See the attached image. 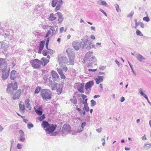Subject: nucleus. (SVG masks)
Returning <instances> with one entry per match:
<instances>
[{
	"instance_id": "nucleus-1",
	"label": "nucleus",
	"mask_w": 151,
	"mask_h": 151,
	"mask_svg": "<svg viewBox=\"0 0 151 151\" xmlns=\"http://www.w3.org/2000/svg\"><path fill=\"white\" fill-rule=\"evenodd\" d=\"M81 40L82 41L80 42L75 41L72 42L73 47L76 50H78L80 48H83L87 44L88 40L87 35L84 36Z\"/></svg>"
},
{
	"instance_id": "nucleus-2",
	"label": "nucleus",
	"mask_w": 151,
	"mask_h": 151,
	"mask_svg": "<svg viewBox=\"0 0 151 151\" xmlns=\"http://www.w3.org/2000/svg\"><path fill=\"white\" fill-rule=\"evenodd\" d=\"M40 96L44 100H50L52 98V93L49 89H42L40 91Z\"/></svg>"
},
{
	"instance_id": "nucleus-3",
	"label": "nucleus",
	"mask_w": 151,
	"mask_h": 151,
	"mask_svg": "<svg viewBox=\"0 0 151 151\" xmlns=\"http://www.w3.org/2000/svg\"><path fill=\"white\" fill-rule=\"evenodd\" d=\"M17 88V83L16 82L9 83L7 85L6 91L9 94H12L14 93V91L16 90Z\"/></svg>"
},
{
	"instance_id": "nucleus-4",
	"label": "nucleus",
	"mask_w": 151,
	"mask_h": 151,
	"mask_svg": "<svg viewBox=\"0 0 151 151\" xmlns=\"http://www.w3.org/2000/svg\"><path fill=\"white\" fill-rule=\"evenodd\" d=\"M30 63L32 66L34 68H40V65L42 63V62L38 59H35L32 60Z\"/></svg>"
},
{
	"instance_id": "nucleus-5",
	"label": "nucleus",
	"mask_w": 151,
	"mask_h": 151,
	"mask_svg": "<svg viewBox=\"0 0 151 151\" xmlns=\"http://www.w3.org/2000/svg\"><path fill=\"white\" fill-rule=\"evenodd\" d=\"M66 52L68 54L70 63L71 65H73L74 56L73 53L71 51L70 49H67L66 50Z\"/></svg>"
},
{
	"instance_id": "nucleus-6",
	"label": "nucleus",
	"mask_w": 151,
	"mask_h": 151,
	"mask_svg": "<svg viewBox=\"0 0 151 151\" xmlns=\"http://www.w3.org/2000/svg\"><path fill=\"white\" fill-rule=\"evenodd\" d=\"M10 69L9 68H4L1 71L3 73L1 78L3 80H5L8 78L9 74Z\"/></svg>"
},
{
	"instance_id": "nucleus-7",
	"label": "nucleus",
	"mask_w": 151,
	"mask_h": 151,
	"mask_svg": "<svg viewBox=\"0 0 151 151\" xmlns=\"http://www.w3.org/2000/svg\"><path fill=\"white\" fill-rule=\"evenodd\" d=\"M57 127V126L56 124H50L47 128L45 129L46 134H50L55 130Z\"/></svg>"
},
{
	"instance_id": "nucleus-8",
	"label": "nucleus",
	"mask_w": 151,
	"mask_h": 151,
	"mask_svg": "<svg viewBox=\"0 0 151 151\" xmlns=\"http://www.w3.org/2000/svg\"><path fill=\"white\" fill-rule=\"evenodd\" d=\"M93 85L94 82L93 80L88 82L86 83L85 86L86 90L87 91L91 90V87Z\"/></svg>"
},
{
	"instance_id": "nucleus-9",
	"label": "nucleus",
	"mask_w": 151,
	"mask_h": 151,
	"mask_svg": "<svg viewBox=\"0 0 151 151\" xmlns=\"http://www.w3.org/2000/svg\"><path fill=\"white\" fill-rule=\"evenodd\" d=\"M54 86H53L52 88H56L57 89V93L58 95H59L60 93H61L62 91V88H63V85L60 84H59L58 85V88H57V83H54Z\"/></svg>"
},
{
	"instance_id": "nucleus-10",
	"label": "nucleus",
	"mask_w": 151,
	"mask_h": 151,
	"mask_svg": "<svg viewBox=\"0 0 151 151\" xmlns=\"http://www.w3.org/2000/svg\"><path fill=\"white\" fill-rule=\"evenodd\" d=\"M6 62L5 60L0 58V72L2 71L4 68H6L5 67L6 65Z\"/></svg>"
},
{
	"instance_id": "nucleus-11",
	"label": "nucleus",
	"mask_w": 151,
	"mask_h": 151,
	"mask_svg": "<svg viewBox=\"0 0 151 151\" xmlns=\"http://www.w3.org/2000/svg\"><path fill=\"white\" fill-rule=\"evenodd\" d=\"M70 127L69 125L68 124H65L63 125L62 128V132H68L70 130Z\"/></svg>"
},
{
	"instance_id": "nucleus-12",
	"label": "nucleus",
	"mask_w": 151,
	"mask_h": 151,
	"mask_svg": "<svg viewBox=\"0 0 151 151\" xmlns=\"http://www.w3.org/2000/svg\"><path fill=\"white\" fill-rule=\"evenodd\" d=\"M50 29L52 31V35L54 36L55 35L58 30V27L57 26H50Z\"/></svg>"
},
{
	"instance_id": "nucleus-13",
	"label": "nucleus",
	"mask_w": 151,
	"mask_h": 151,
	"mask_svg": "<svg viewBox=\"0 0 151 151\" xmlns=\"http://www.w3.org/2000/svg\"><path fill=\"white\" fill-rule=\"evenodd\" d=\"M22 91L21 89H18L14 94L13 99L15 100L16 99H19L21 94Z\"/></svg>"
},
{
	"instance_id": "nucleus-14",
	"label": "nucleus",
	"mask_w": 151,
	"mask_h": 151,
	"mask_svg": "<svg viewBox=\"0 0 151 151\" xmlns=\"http://www.w3.org/2000/svg\"><path fill=\"white\" fill-rule=\"evenodd\" d=\"M58 57L59 65H62L63 63H65L66 61V58L65 56H62L61 55L58 56Z\"/></svg>"
},
{
	"instance_id": "nucleus-15",
	"label": "nucleus",
	"mask_w": 151,
	"mask_h": 151,
	"mask_svg": "<svg viewBox=\"0 0 151 151\" xmlns=\"http://www.w3.org/2000/svg\"><path fill=\"white\" fill-rule=\"evenodd\" d=\"M45 41L42 40L40 42L39 48L38 53L41 54L42 50H43Z\"/></svg>"
},
{
	"instance_id": "nucleus-16",
	"label": "nucleus",
	"mask_w": 151,
	"mask_h": 151,
	"mask_svg": "<svg viewBox=\"0 0 151 151\" xmlns=\"http://www.w3.org/2000/svg\"><path fill=\"white\" fill-rule=\"evenodd\" d=\"M88 60L89 61V63H88V66H91L92 64L95 63L96 59L95 56H92L88 59Z\"/></svg>"
},
{
	"instance_id": "nucleus-17",
	"label": "nucleus",
	"mask_w": 151,
	"mask_h": 151,
	"mask_svg": "<svg viewBox=\"0 0 151 151\" xmlns=\"http://www.w3.org/2000/svg\"><path fill=\"white\" fill-rule=\"evenodd\" d=\"M17 72L15 70H13L11 72L10 78L11 80H14L17 76Z\"/></svg>"
},
{
	"instance_id": "nucleus-18",
	"label": "nucleus",
	"mask_w": 151,
	"mask_h": 151,
	"mask_svg": "<svg viewBox=\"0 0 151 151\" xmlns=\"http://www.w3.org/2000/svg\"><path fill=\"white\" fill-rule=\"evenodd\" d=\"M57 3V4L55 9V12H57L60 10V8L63 4V2L62 0H59L58 1Z\"/></svg>"
},
{
	"instance_id": "nucleus-19",
	"label": "nucleus",
	"mask_w": 151,
	"mask_h": 151,
	"mask_svg": "<svg viewBox=\"0 0 151 151\" xmlns=\"http://www.w3.org/2000/svg\"><path fill=\"white\" fill-rule=\"evenodd\" d=\"M52 77L54 81H56L58 79L59 76L57 72L54 70H52L51 72Z\"/></svg>"
},
{
	"instance_id": "nucleus-20",
	"label": "nucleus",
	"mask_w": 151,
	"mask_h": 151,
	"mask_svg": "<svg viewBox=\"0 0 151 151\" xmlns=\"http://www.w3.org/2000/svg\"><path fill=\"white\" fill-rule=\"evenodd\" d=\"M57 15L58 17V23H61L63 20V18L61 13L60 12H57L55 14V15Z\"/></svg>"
},
{
	"instance_id": "nucleus-21",
	"label": "nucleus",
	"mask_w": 151,
	"mask_h": 151,
	"mask_svg": "<svg viewBox=\"0 0 151 151\" xmlns=\"http://www.w3.org/2000/svg\"><path fill=\"white\" fill-rule=\"evenodd\" d=\"M84 83H81L78 87V90L81 93H84V91L83 89L84 88Z\"/></svg>"
},
{
	"instance_id": "nucleus-22",
	"label": "nucleus",
	"mask_w": 151,
	"mask_h": 151,
	"mask_svg": "<svg viewBox=\"0 0 151 151\" xmlns=\"http://www.w3.org/2000/svg\"><path fill=\"white\" fill-rule=\"evenodd\" d=\"M136 58L140 62H143V60H145V58L139 53L135 55Z\"/></svg>"
},
{
	"instance_id": "nucleus-23",
	"label": "nucleus",
	"mask_w": 151,
	"mask_h": 151,
	"mask_svg": "<svg viewBox=\"0 0 151 151\" xmlns=\"http://www.w3.org/2000/svg\"><path fill=\"white\" fill-rule=\"evenodd\" d=\"M93 54V52L89 51L87 52L84 58V61L88 60L91 57Z\"/></svg>"
},
{
	"instance_id": "nucleus-24",
	"label": "nucleus",
	"mask_w": 151,
	"mask_h": 151,
	"mask_svg": "<svg viewBox=\"0 0 151 151\" xmlns=\"http://www.w3.org/2000/svg\"><path fill=\"white\" fill-rule=\"evenodd\" d=\"M36 113L39 115H41L42 114V108L41 107H39L36 109V108H34Z\"/></svg>"
},
{
	"instance_id": "nucleus-25",
	"label": "nucleus",
	"mask_w": 151,
	"mask_h": 151,
	"mask_svg": "<svg viewBox=\"0 0 151 151\" xmlns=\"http://www.w3.org/2000/svg\"><path fill=\"white\" fill-rule=\"evenodd\" d=\"M98 78L95 79L96 83L99 84L100 83L102 82L103 80L104 77L103 76H98Z\"/></svg>"
},
{
	"instance_id": "nucleus-26",
	"label": "nucleus",
	"mask_w": 151,
	"mask_h": 151,
	"mask_svg": "<svg viewBox=\"0 0 151 151\" xmlns=\"http://www.w3.org/2000/svg\"><path fill=\"white\" fill-rule=\"evenodd\" d=\"M50 124L48 122L45 121H43L41 124L42 127L44 128H47L50 126Z\"/></svg>"
},
{
	"instance_id": "nucleus-27",
	"label": "nucleus",
	"mask_w": 151,
	"mask_h": 151,
	"mask_svg": "<svg viewBox=\"0 0 151 151\" xmlns=\"http://www.w3.org/2000/svg\"><path fill=\"white\" fill-rule=\"evenodd\" d=\"M30 100L27 99H26L25 101V104L26 106V107L29 110L31 109V107L29 103Z\"/></svg>"
},
{
	"instance_id": "nucleus-28",
	"label": "nucleus",
	"mask_w": 151,
	"mask_h": 151,
	"mask_svg": "<svg viewBox=\"0 0 151 151\" xmlns=\"http://www.w3.org/2000/svg\"><path fill=\"white\" fill-rule=\"evenodd\" d=\"M57 18L55 16L53 13H51L49 17L48 18V19L50 21H52L55 20Z\"/></svg>"
},
{
	"instance_id": "nucleus-29",
	"label": "nucleus",
	"mask_w": 151,
	"mask_h": 151,
	"mask_svg": "<svg viewBox=\"0 0 151 151\" xmlns=\"http://www.w3.org/2000/svg\"><path fill=\"white\" fill-rule=\"evenodd\" d=\"M19 104L20 111L22 113H24L25 110V105L24 104H22L21 103H19Z\"/></svg>"
},
{
	"instance_id": "nucleus-30",
	"label": "nucleus",
	"mask_w": 151,
	"mask_h": 151,
	"mask_svg": "<svg viewBox=\"0 0 151 151\" xmlns=\"http://www.w3.org/2000/svg\"><path fill=\"white\" fill-rule=\"evenodd\" d=\"M41 60L43 61L42 64L44 66L46 65L49 62V60L43 57L42 58Z\"/></svg>"
},
{
	"instance_id": "nucleus-31",
	"label": "nucleus",
	"mask_w": 151,
	"mask_h": 151,
	"mask_svg": "<svg viewBox=\"0 0 151 151\" xmlns=\"http://www.w3.org/2000/svg\"><path fill=\"white\" fill-rule=\"evenodd\" d=\"M139 92L140 93V95L143 96L146 99H148V97L142 91V89L141 88H140L139 90Z\"/></svg>"
},
{
	"instance_id": "nucleus-32",
	"label": "nucleus",
	"mask_w": 151,
	"mask_h": 151,
	"mask_svg": "<svg viewBox=\"0 0 151 151\" xmlns=\"http://www.w3.org/2000/svg\"><path fill=\"white\" fill-rule=\"evenodd\" d=\"M97 3L99 4L105 6H106L107 5L105 1L103 0H99L98 1Z\"/></svg>"
},
{
	"instance_id": "nucleus-33",
	"label": "nucleus",
	"mask_w": 151,
	"mask_h": 151,
	"mask_svg": "<svg viewBox=\"0 0 151 151\" xmlns=\"http://www.w3.org/2000/svg\"><path fill=\"white\" fill-rule=\"evenodd\" d=\"M88 45L86 47V49L88 50H90L91 48H94L95 47V45H92L91 42H88Z\"/></svg>"
},
{
	"instance_id": "nucleus-34",
	"label": "nucleus",
	"mask_w": 151,
	"mask_h": 151,
	"mask_svg": "<svg viewBox=\"0 0 151 151\" xmlns=\"http://www.w3.org/2000/svg\"><path fill=\"white\" fill-rule=\"evenodd\" d=\"M151 147V144H145L144 146V149L145 150H147L149 149Z\"/></svg>"
},
{
	"instance_id": "nucleus-35",
	"label": "nucleus",
	"mask_w": 151,
	"mask_h": 151,
	"mask_svg": "<svg viewBox=\"0 0 151 151\" xmlns=\"http://www.w3.org/2000/svg\"><path fill=\"white\" fill-rule=\"evenodd\" d=\"M19 140L21 142H23L25 140L24 135V134H20Z\"/></svg>"
},
{
	"instance_id": "nucleus-36",
	"label": "nucleus",
	"mask_w": 151,
	"mask_h": 151,
	"mask_svg": "<svg viewBox=\"0 0 151 151\" xmlns=\"http://www.w3.org/2000/svg\"><path fill=\"white\" fill-rule=\"evenodd\" d=\"M48 76L44 75L43 76V79L44 80V82L45 83H48Z\"/></svg>"
},
{
	"instance_id": "nucleus-37",
	"label": "nucleus",
	"mask_w": 151,
	"mask_h": 151,
	"mask_svg": "<svg viewBox=\"0 0 151 151\" xmlns=\"http://www.w3.org/2000/svg\"><path fill=\"white\" fill-rule=\"evenodd\" d=\"M73 97L74 98L71 99L70 101L72 103L76 104L77 103V100L75 96H73Z\"/></svg>"
},
{
	"instance_id": "nucleus-38",
	"label": "nucleus",
	"mask_w": 151,
	"mask_h": 151,
	"mask_svg": "<svg viewBox=\"0 0 151 151\" xmlns=\"http://www.w3.org/2000/svg\"><path fill=\"white\" fill-rule=\"evenodd\" d=\"M58 0H52V6L53 7L55 6L58 3Z\"/></svg>"
},
{
	"instance_id": "nucleus-39",
	"label": "nucleus",
	"mask_w": 151,
	"mask_h": 151,
	"mask_svg": "<svg viewBox=\"0 0 151 151\" xmlns=\"http://www.w3.org/2000/svg\"><path fill=\"white\" fill-rule=\"evenodd\" d=\"M85 109L86 111L88 112L89 111V108L88 106V104H84V107L83 108V110Z\"/></svg>"
},
{
	"instance_id": "nucleus-40",
	"label": "nucleus",
	"mask_w": 151,
	"mask_h": 151,
	"mask_svg": "<svg viewBox=\"0 0 151 151\" xmlns=\"http://www.w3.org/2000/svg\"><path fill=\"white\" fill-rule=\"evenodd\" d=\"M41 88L40 87L37 86V87L35 89V93L37 94L39 92L41 91Z\"/></svg>"
},
{
	"instance_id": "nucleus-41",
	"label": "nucleus",
	"mask_w": 151,
	"mask_h": 151,
	"mask_svg": "<svg viewBox=\"0 0 151 151\" xmlns=\"http://www.w3.org/2000/svg\"><path fill=\"white\" fill-rule=\"evenodd\" d=\"M49 37H48L47 38L45 44L47 50H48V49H49V48H48V45L49 42Z\"/></svg>"
},
{
	"instance_id": "nucleus-42",
	"label": "nucleus",
	"mask_w": 151,
	"mask_h": 151,
	"mask_svg": "<svg viewBox=\"0 0 151 151\" xmlns=\"http://www.w3.org/2000/svg\"><path fill=\"white\" fill-rule=\"evenodd\" d=\"M45 118V115L44 114H43L41 116L38 118V119L40 120V121H41L44 120Z\"/></svg>"
},
{
	"instance_id": "nucleus-43",
	"label": "nucleus",
	"mask_w": 151,
	"mask_h": 151,
	"mask_svg": "<svg viewBox=\"0 0 151 151\" xmlns=\"http://www.w3.org/2000/svg\"><path fill=\"white\" fill-rule=\"evenodd\" d=\"M136 33L137 35L138 36H143V34L138 29L137 30Z\"/></svg>"
},
{
	"instance_id": "nucleus-44",
	"label": "nucleus",
	"mask_w": 151,
	"mask_h": 151,
	"mask_svg": "<svg viewBox=\"0 0 151 151\" xmlns=\"http://www.w3.org/2000/svg\"><path fill=\"white\" fill-rule=\"evenodd\" d=\"M91 106H94L96 104V102L93 100H91Z\"/></svg>"
},
{
	"instance_id": "nucleus-45",
	"label": "nucleus",
	"mask_w": 151,
	"mask_h": 151,
	"mask_svg": "<svg viewBox=\"0 0 151 151\" xmlns=\"http://www.w3.org/2000/svg\"><path fill=\"white\" fill-rule=\"evenodd\" d=\"M143 19L144 21H146L147 22H148L150 20V18L148 16L144 17L143 18Z\"/></svg>"
},
{
	"instance_id": "nucleus-46",
	"label": "nucleus",
	"mask_w": 151,
	"mask_h": 151,
	"mask_svg": "<svg viewBox=\"0 0 151 151\" xmlns=\"http://www.w3.org/2000/svg\"><path fill=\"white\" fill-rule=\"evenodd\" d=\"M134 14V11H132L130 13L128 14L127 16V17H130V18H132Z\"/></svg>"
},
{
	"instance_id": "nucleus-47",
	"label": "nucleus",
	"mask_w": 151,
	"mask_h": 151,
	"mask_svg": "<svg viewBox=\"0 0 151 151\" xmlns=\"http://www.w3.org/2000/svg\"><path fill=\"white\" fill-rule=\"evenodd\" d=\"M51 78L49 77L48 80V82H49V83L48 84H49L51 86L53 85V83H52V82L51 80Z\"/></svg>"
},
{
	"instance_id": "nucleus-48",
	"label": "nucleus",
	"mask_w": 151,
	"mask_h": 151,
	"mask_svg": "<svg viewBox=\"0 0 151 151\" xmlns=\"http://www.w3.org/2000/svg\"><path fill=\"white\" fill-rule=\"evenodd\" d=\"M42 53L43 55L44 56H46L48 54L47 53V50H43L42 52Z\"/></svg>"
},
{
	"instance_id": "nucleus-49",
	"label": "nucleus",
	"mask_w": 151,
	"mask_h": 151,
	"mask_svg": "<svg viewBox=\"0 0 151 151\" xmlns=\"http://www.w3.org/2000/svg\"><path fill=\"white\" fill-rule=\"evenodd\" d=\"M115 62L118 65V66L119 67H122V64L121 63H119L118 61L117 60H115Z\"/></svg>"
},
{
	"instance_id": "nucleus-50",
	"label": "nucleus",
	"mask_w": 151,
	"mask_h": 151,
	"mask_svg": "<svg viewBox=\"0 0 151 151\" xmlns=\"http://www.w3.org/2000/svg\"><path fill=\"white\" fill-rule=\"evenodd\" d=\"M47 51L48 53L50 54H52L53 53V50L50 49H48L47 50Z\"/></svg>"
},
{
	"instance_id": "nucleus-51",
	"label": "nucleus",
	"mask_w": 151,
	"mask_h": 151,
	"mask_svg": "<svg viewBox=\"0 0 151 151\" xmlns=\"http://www.w3.org/2000/svg\"><path fill=\"white\" fill-rule=\"evenodd\" d=\"M86 114L85 111L83 110L82 111H81L79 112L80 114L82 116H83Z\"/></svg>"
},
{
	"instance_id": "nucleus-52",
	"label": "nucleus",
	"mask_w": 151,
	"mask_h": 151,
	"mask_svg": "<svg viewBox=\"0 0 151 151\" xmlns=\"http://www.w3.org/2000/svg\"><path fill=\"white\" fill-rule=\"evenodd\" d=\"M33 125L32 123L27 124V127L29 129H30L31 128L33 127Z\"/></svg>"
},
{
	"instance_id": "nucleus-53",
	"label": "nucleus",
	"mask_w": 151,
	"mask_h": 151,
	"mask_svg": "<svg viewBox=\"0 0 151 151\" xmlns=\"http://www.w3.org/2000/svg\"><path fill=\"white\" fill-rule=\"evenodd\" d=\"M59 131H56L54 133H52L50 135L51 136H55L57 134H59Z\"/></svg>"
},
{
	"instance_id": "nucleus-54",
	"label": "nucleus",
	"mask_w": 151,
	"mask_h": 151,
	"mask_svg": "<svg viewBox=\"0 0 151 151\" xmlns=\"http://www.w3.org/2000/svg\"><path fill=\"white\" fill-rule=\"evenodd\" d=\"M14 142V139H12L10 140V143H11V149H10V151L11 150L12 148V146L13 145V143Z\"/></svg>"
},
{
	"instance_id": "nucleus-55",
	"label": "nucleus",
	"mask_w": 151,
	"mask_h": 151,
	"mask_svg": "<svg viewBox=\"0 0 151 151\" xmlns=\"http://www.w3.org/2000/svg\"><path fill=\"white\" fill-rule=\"evenodd\" d=\"M99 11H101V12H102L105 16H107V15L106 13L101 9V8L99 9Z\"/></svg>"
},
{
	"instance_id": "nucleus-56",
	"label": "nucleus",
	"mask_w": 151,
	"mask_h": 151,
	"mask_svg": "<svg viewBox=\"0 0 151 151\" xmlns=\"http://www.w3.org/2000/svg\"><path fill=\"white\" fill-rule=\"evenodd\" d=\"M86 122H83L82 123L81 127L82 128V129H83V127L86 126Z\"/></svg>"
},
{
	"instance_id": "nucleus-57",
	"label": "nucleus",
	"mask_w": 151,
	"mask_h": 151,
	"mask_svg": "<svg viewBox=\"0 0 151 151\" xmlns=\"http://www.w3.org/2000/svg\"><path fill=\"white\" fill-rule=\"evenodd\" d=\"M17 147L18 149H21L22 148V146L19 143H18L17 144Z\"/></svg>"
},
{
	"instance_id": "nucleus-58",
	"label": "nucleus",
	"mask_w": 151,
	"mask_h": 151,
	"mask_svg": "<svg viewBox=\"0 0 151 151\" xmlns=\"http://www.w3.org/2000/svg\"><path fill=\"white\" fill-rule=\"evenodd\" d=\"M57 71L58 72V73L60 75H61L63 73V72L62 70L61 69H58Z\"/></svg>"
},
{
	"instance_id": "nucleus-59",
	"label": "nucleus",
	"mask_w": 151,
	"mask_h": 151,
	"mask_svg": "<svg viewBox=\"0 0 151 151\" xmlns=\"http://www.w3.org/2000/svg\"><path fill=\"white\" fill-rule=\"evenodd\" d=\"M116 9L117 12H119V6L117 4H115V5Z\"/></svg>"
},
{
	"instance_id": "nucleus-60",
	"label": "nucleus",
	"mask_w": 151,
	"mask_h": 151,
	"mask_svg": "<svg viewBox=\"0 0 151 151\" xmlns=\"http://www.w3.org/2000/svg\"><path fill=\"white\" fill-rule=\"evenodd\" d=\"M64 27H62L60 29V33H61L64 30Z\"/></svg>"
},
{
	"instance_id": "nucleus-61",
	"label": "nucleus",
	"mask_w": 151,
	"mask_h": 151,
	"mask_svg": "<svg viewBox=\"0 0 151 151\" xmlns=\"http://www.w3.org/2000/svg\"><path fill=\"white\" fill-rule=\"evenodd\" d=\"M81 96L82 97L84 101L85 98L87 97V96H86L84 94H81Z\"/></svg>"
},
{
	"instance_id": "nucleus-62",
	"label": "nucleus",
	"mask_w": 151,
	"mask_h": 151,
	"mask_svg": "<svg viewBox=\"0 0 151 151\" xmlns=\"http://www.w3.org/2000/svg\"><path fill=\"white\" fill-rule=\"evenodd\" d=\"M60 76L61 78L62 79H65V76L63 74V73L61 75H60Z\"/></svg>"
},
{
	"instance_id": "nucleus-63",
	"label": "nucleus",
	"mask_w": 151,
	"mask_h": 151,
	"mask_svg": "<svg viewBox=\"0 0 151 151\" xmlns=\"http://www.w3.org/2000/svg\"><path fill=\"white\" fill-rule=\"evenodd\" d=\"M67 70H68V68H67L66 66H65L63 67V71H64L65 72L67 71Z\"/></svg>"
},
{
	"instance_id": "nucleus-64",
	"label": "nucleus",
	"mask_w": 151,
	"mask_h": 151,
	"mask_svg": "<svg viewBox=\"0 0 151 151\" xmlns=\"http://www.w3.org/2000/svg\"><path fill=\"white\" fill-rule=\"evenodd\" d=\"M79 101L80 103H82L83 104H84V100L82 99L81 98H80L79 99Z\"/></svg>"
}]
</instances>
